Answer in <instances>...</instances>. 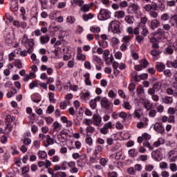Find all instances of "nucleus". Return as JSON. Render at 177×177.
Here are the masks:
<instances>
[{
	"label": "nucleus",
	"instance_id": "f257e3e1",
	"mask_svg": "<svg viewBox=\"0 0 177 177\" xmlns=\"http://www.w3.org/2000/svg\"><path fill=\"white\" fill-rule=\"evenodd\" d=\"M109 30H111L113 34H120L122 31L118 21H111L109 24Z\"/></svg>",
	"mask_w": 177,
	"mask_h": 177
},
{
	"label": "nucleus",
	"instance_id": "f03ea898",
	"mask_svg": "<svg viewBox=\"0 0 177 177\" xmlns=\"http://www.w3.org/2000/svg\"><path fill=\"white\" fill-rule=\"evenodd\" d=\"M97 17L98 20H100L101 21L107 20V19H110V11L106 9H101Z\"/></svg>",
	"mask_w": 177,
	"mask_h": 177
},
{
	"label": "nucleus",
	"instance_id": "7ed1b4c3",
	"mask_svg": "<svg viewBox=\"0 0 177 177\" xmlns=\"http://www.w3.org/2000/svg\"><path fill=\"white\" fill-rule=\"evenodd\" d=\"M153 130L157 132V133H160V135H164V133H165V127L162 122H156L153 124Z\"/></svg>",
	"mask_w": 177,
	"mask_h": 177
},
{
	"label": "nucleus",
	"instance_id": "20e7f679",
	"mask_svg": "<svg viewBox=\"0 0 177 177\" xmlns=\"http://www.w3.org/2000/svg\"><path fill=\"white\" fill-rule=\"evenodd\" d=\"M113 128H114V124L111 122H108L100 129V132L102 135H107L109 133V129H113Z\"/></svg>",
	"mask_w": 177,
	"mask_h": 177
},
{
	"label": "nucleus",
	"instance_id": "39448f33",
	"mask_svg": "<svg viewBox=\"0 0 177 177\" xmlns=\"http://www.w3.org/2000/svg\"><path fill=\"white\" fill-rule=\"evenodd\" d=\"M145 12H151V10H158V4L156 2H152L151 4H146L142 7Z\"/></svg>",
	"mask_w": 177,
	"mask_h": 177
},
{
	"label": "nucleus",
	"instance_id": "423d86ee",
	"mask_svg": "<svg viewBox=\"0 0 177 177\" xmlns=\"http://www.w3.org/2000/svg\"><path fill=\"white\" fill-rule=\"evenodd\" d=\"M68 135V133L66 132L64 130H62L59 135L57 136V139L61 142L62 143H64L66 140H67V136Z\"/></svg>",
	"mask_w": 177,
	"mask_h": 177
},
{
	"label": "nucleus",
	"instance_id": "0eeeda50",
	"mask_svg": "<svg viewBox=\"0 0 177 177\" xmlns=\"http://www.w3.org/2000/svg\"><path fill=\"white\" fill-rule=\"evenodd\" d=\"M102 107L106 110H110V101L106 97H102L100 102Z\"/></svg>",
	"mask_w": 177,
	"mask_h": 177
},
{
	"label": "nucleus",
	"instance_id": "6e6552de",
	"mask_svg": "<svg viewBox=\"0 0 177 177\" xmlns=\"http://www.w3.org/2000/svg\"><path fill=\"white\" fill-rule=\"evenodd\" d=\"M168 158L171 161V162H174V161L177 160V151L176 150H171L168 153Z\"/></svg>",
	"mask_w": 177,
	"mask_h": 177
},
{
	"label": "nucleus",
	"instance_id": "1a4fd4ad",
	"mask_svg": "<svg viewBox=\"0 0 177 177\" xmlns=\"http://www.w3.org/2000/svg\"><path fill=\"white\" fill-rule=\"evenodd\" d=\"M93 124L95 127H99L102 124V117L99 115L94 114L93 115Z\"/></svg>",
	"mask_w": 177,
	"mask_h": 177
},
{
	"label": "nucleus",
	"instance_id": "9d476101",
	"mask_svg": "<svg viewBox=\"0 0 177 177\" xmlns=\"http://www.w3.org/2000/svg\"><path fill=\"white\" fill-rule=\"evenodd\" d=\"M100 99H102L100 96H97L95 99L91 100L89 102L90 107H91L93 110H95L96 107H97V104H96V102H100Z\"/></svg>",
	"mask_w": 177,
	"mask_h": 177
},
{
	"label": "nucleus",
	"instance_id": "9b49d317",
	"mask_svg": "<svg viewBox=\"0 0 177 177\" xmlns=\"http://www.w3.org/2000/svg\"><path fill=\"white\" fill-rule=\"evenodd\" d=\"M86 161H88V158H86V155H82L80 160H77V165L81 167H85V164H86Z\"/></svg>",
	"mask_w": 177,
	"mask_h": 177
},
{
	"label": "nucleus",
	"instance_id": "f8f14e48",
	"mask_svg": "<svg viewBox=\"0 0 177 177\" xmlns=\"http://www.w3.org/2000/svg\"><path fill=\"white\" fill-rule=\"evenodd\" d=\"M171 27L177 28V15L171 16L169 20Z\"/></svg>",
	"mask_w": 177,
	"mask_h": 177
},
{
	"label": "nucleus",
	"instance_id": "ddd939ff",
	"mask_svg": "<svg viewBox=\"0 0 177 177\" xmlns=\"http://www.w3.org/2000/svg\"><path fill=\"white\" fill-rule=\"evenodd\" d=\"M50 41V37L48 35L45 36H41L39 37V41L41 45H45V44H48Z\"/></svg>",
	"mask_w": 177,
	"mask_h": 177
},
{
	"label": "nucleus",
	"instance_id": "4468645a",
	"mask_svg": "<svg viewBox=\"0 0 177 177\" xmlns=\"http://www.w3.org/2000/svg\"><path fill=\"white\" fill-rule=\"evenodd\" d=\"M54 143H55V141L53 140V138H52L50 136L47 135L46 140L44 142V147H49L50 145H53Z\"/></svg>",
	"mask_w": 177,
	"mask_h": 177
},
{
	"label": "nucleus",
	"instance_id": "2eb2a0df",
	"mask_svg": "<svg viewBox=\"0 0 177 177\" xmlns=\"http://www.w3.org/2000/svg\"><path fill=\"white\" fill-rule=\"evenodd\" d=\"M28 45L29 46V48H28V53L30 55V53H32V50H34V39H29L28 41Z\"/></svg>",
	"mask_w": 177,
	"mask_h": 177
},
{
	"label": "nucleus",
	"instance_id": "dca6fc26",
	"mask_svg": "<svg viewBox=\"0 0 177 177\" xmlns=\"http://www.w3.org/2000/svg\"><path fill=\"white\" fill-rule=\"evenodd\" d=\"M162 103L165 104H172L174 103V98L172 97L166 96L162 98Z\"/></svg>",
	"mask_w": 177,
	"mask_h": 177
},
{
	"label": "nucleus",
	"instance_id": "f3484780",
	"mask_svg": "<svg viewBox=\"0 0 177 177\" xmlns=\"http://www.w3.org/2000/svg\"><path fill=\"white\" fill-rule=\"evenodd\" d=\"M91 6H93V4H84L80 8V10L81 12H83V13H86V12L91 10Z\"/></svg>",
	"mask_w": 177,
	"mask_h": 177
},
{
	"label": "nucleus",
	"instance_id": "a211bd4d",
	"mask_svg": "<svg viewBox=\"0 0 177 177\" xmlns=\"http://www.w3.org/2000/svg\"><path fill=\"white\" fill-rule=\"evenodd\" d=\"M68 106H70V101L67 100L59 104V108L61 109V110H66Z\"/></svg>",
	"mask_w": 177,
	"mask_h": 177
},
{
	"label": "nucleus",
	"instance_id": "6ab92c4d",
	"mask_svg": "<svg viewBox=\"0 0 177 177\" xmlns=\"http://www.w3.org/2000/svg\"><path fill=\"white\" fill-rule=\"evenodd\" d=\"M156 68L157 71L161 73L162 71H164V70L165 69V64H164V63L162 62H160L156 65Z\"/></svg>",
	"mask_w": 177,
	"mask_h": 177
},
{
	"label": "nucleus",
	"instance_id": "aec40b11",
	"mask_svg": "<svg viewBox=\"0 0 177 177\" xmlns=\"http://www.w3.org/2000/svg\"><path fill=\"white\" fill-rule=\"evenodd\" d=\"M53 132H59V129L62 128V124L59 122H54L53 124Z\"/></svg>",
	"mask_w": 177,
	"mask_h": 177
},
{
	"label": "nucleus",
	"instance_id": "412c9836",
	"mask_svg": "<svg viewBox=\"0 0 177 177\" xmlns=\"http://www.w3.org/2000/svg\"><path fill=\"white\" fill-rule=\"evenodd\" d=\"M124 21H126V23H127V24H133L135 19L131 15H127L125 17Z\"/></svg>",
	"mask_w": 177,
	"mask_h": 177
},
{
	"label": "nucleus",
	"instance_id": "4be33fe9",
	"mask_svg": "<svg viewBox=\"0 0 177 177\" xmlns=\"http://www.w3.org/2000/svg\"><path fill=\"white\" fill-rule=\"evenodd\" d=\"M38 156L40 160H44L48 157V153H46V151H39Z\"/></svg>",
	"mask_w": 177,
	"mask_h": 177
},
{
	"label": "nucleus",
	"instance_id": "5701e85b",
	"mask_svg": "<svg viewBox=\"0 0 177 177\" xmlns=\"http://www.w3.org/2000/svg\"><path fill=\"white\" fill-rule=\"evenodd\" d=\"M130 8L133 10L134 13H138V10L140 9V7L138 3H131Z\"/></svg>",
	"mask_w": 177,
	"mask_h": 177
},
{
	"label": "nucleus",
	"instance_id": "b1692460",
	"mask_svg": "<svg viewBox=\"0 0 177 177\" xmlns=\"http://www.w3.org/2000/svg\"><path fill=\"white\" fill-rule=\"evenodd\" d=\"M149 121V120H147V118L145 119V122H140L137 124V128H138V129H141V128H144L145 126L147 125V122Z\"/></svg>",
	"mask_w": 177,
	"mask_h": 177
},
{
	"label": "nucleus",
	"instance_id": "393cba45",
	"mask_svg": "<svg viewBox=\"0 0 177 177\" xmlns=\"http://www.w3.org/2000/svg\"><path fill=\"white\" fill-rule=\"evenodd\" d=\"M158 27V20L153 19L151 21V28L152 30H156Z\"/></svg>",
	"mask_w": 177,
	"mask_h": 177
},
{
	"label": "nucleus",
	"instance_id": "a878e982",
	"mask_svg": "<svg viewBox=\"0 0 177 177\" xmlns=\"http://www.w3.org/2000/svg\"><path fill=\"white\" fill-rule=\"evenodd\" d=\"M84 77L85 78L84 82L86 85H92V82H91V80H89V73H86L85 75H84Z\"/></svg>",
	"mask_w": 177,
	"mask_h": 177
},
{
	"label": "nucleus",
	"instance_id": "bb28decb",
	"mask_svg": "<svg viewBox=\"0 0 177 177\" xmlns=\"http://www.w3.org/2000/svg\"><path fill=\"white\" fill-rule=\"evenodd\" d=\"M82 19L84 21H88L89 19H93V15H92V13L84 14L82 15Z\"/></svg>",
	"mask_w": 177,
	"mask_h": 177
},
{
	"label": "nucleus",
	"instance_id": "cd10ccee",
	"mask_svg": "<svg viewBox=\"0 0 177 177\" xmlns=\"http://www.w3.org/2000/svg\"><path fill=\"white\" fill-rule=\"evenodd\" d=\"M118 19H124L125 17V11L120 10L115 12Z\"/></svg>",
	"mask_w": 177,
	"mask_h": 177
},
{
	"label": "nucleus",
	"instance_id": "c85d7f7f",
	"mask_svg": "<svg viewBox=\"0 0 177 177\" xmlns=\"http://www.w3.org/2000/svg\"><path fill=\"white\" fill-rule=\"evenodd\" d=\"M16 93H17V90L15 88H12V91L8 92L7 97L10 98L12 96L16 95Z\"/></svg>",
	"mask_w": 177,
	"mask_h": 177
},
{
	"label": "nucleus",
	"instance_id": "c756f323",
	"mask_svg": "<svg viewBox=\"0 0 177 177\" xmlns=\"http://www.w3.org/2000/svg\"><path fill=\"white\" fill-rule=\"evenodd\" d=\"M162 86V84H161V82H156L153 85V89L156 91H160Z\"/></svg>",
	"mask_w": 177,
	"mask_h": 177
},
{
	"label": "nucleus",
	"instance_id": "7c9ffc66",
	"mask_svg": "<svg viewBox=\"0 0 177 177\" xmlns=\"http://www.w3.org/2000/svg\"><path fill=\"white\" fill-rule=\"evenodd\" d=\"M136 86V85L133 83L130 84L129 86V90L131 93L132 96H135V92L133 91H135Z\"/></svg>",
	"mask_w": 177,
	"mask_h": 177
},
{
	"label": "nucleus",
	"instance_id": "2f4dec72",
	"mask_svg": "<svg viewBox=\"0 0 177 177\" xmlns=\"http://www.w3.org/2000/svg\"><path fill=\"white\" fill-rule=\"evenodd\" d=\"M151 156H152V158L154 159V160H158V158H160V151H154L153 152H152L151 153Z\"/></svg>",
	"mask_w": 177,
	"mask_h": 177
},
{
	"label": "nucleus",
	"instance_id": "473e14b6",
	"mask_svg": "<svg viewBox=\"0 0 177 177\" xmlns=\"http://www.w3.org/2000/svg\"><path fill=\"white\" fill-rule=\"evenodd\" d=\"M138 151H136V149H130L129 150V156H130V157H136L138 156Z\"/></svg>",
	"mask_w": 177,
	"mask_h": 177
},
{
	"label": "nucleus",
	"instance_id": "72a5a7b5",
	"mask_svg": "<svg viewBox=\"0 0 177 177\" xmlns=\"http://www.w3.org/2000/svg\"><path fill=\"white\" fill-rule=\"evenodd\" d=\"M66 22L69 24H74L75 23V18L73 16H68L66 18Z\"/></svg>",
	"mask_w": 177,
	"mask_h": 177
},
{
	"label": "nucleus",
	"instance_id": "f704fd0d",
	"mask_svg": "<svg viewBox=\"0 0 177 177\" xmlns=\"http://www.w3.org/2000/svg\"><path fill=\"white\" fill-rule=\"evenodd\" d=\"M110 55V51L109 50H105L103 53L102 57L104 59L105 62H107L109 60V56Z\"/></svg>",
	"mask_w": 177,
	"mask_h": 177
},
{
	"label": "nucleus",
	"instance_id": "c9c22d12",
	"mask_svg": "<svg viewBox=\"0 0 177 177\" xmlns=\"http://www.w3.org/2000/svg\"><path fill=\"white\" fill-rule=\"evenodd\" d=\"M137 95L139 96V97H142V96L145 95V88H139L137 89Z\"/></svg>",
	"mask_w": 177,
	"mask_h": 177
},
{
	"label": "nucleus",
	"instance_id": "e433bc0d",
	"mask_svg": "<svg viewBox=\"0 0 177 177\" xmlns=\"http://www.w3.org/2000/svg\"><path fill=\"white\" fill-rule=\"evenodd\" d=\"M66 173L63 171H58L55 174H53L52 177H66Z\"/></svg>",
	"mask_w": 177,
	"mask_h": 177
},
{
	"label": "nucleus",
	"instance_id": "4c0bfd02",
	"mask_svg": "<svg viewBox=\"0 0 177 177\" xmlns=\"http://www.w3.org/2000/svg\"><path fill=\"white\" fill-rule=\"evenodd\" d=\"M142 28V35H144V37H147V34H149V30L147 29V27H146V25H144Z\"/></svg>",
	"mask_w": 177,
	"mask_h": 177
},
{
	"label": "nucleus",
	"instance_id": "58836bf2",
	"mask_svg": "<svg viewBox=\"0 0 177 177\" xmlns=\"http://www.w3.org/2000/svg\"><path fill=\"white\" fill-rule=\"evenodd\" d=\"M84 2L83 0H73V4L77 5L80 8H82Z\"/></svg>",
	"mask_w": 177,
	"mask_h": 177
},
{
	"label": "nucleus",
	"instance_id": "ea45409f",
	"mask_svg": "<svg viewBox=\"0 0 177 177\" xmlns=\"http://www.w3.org/2000/svg\"><path fill=\"white\" fill-rule=\"evenodd\" d=\"M86 143L88 145V146H92L93 144V140H92V138H91L89 136H86Z\"/></svg>",
	"mask_w": 177,
	"mask_h": 177
},
{
	"label": "nucleus",
	"instance_id": "a19ab883",
	"mask_svg": "<svg viewBox=\"0 0 177 177\" xmlns=\"http://www.w3.org/2000/svg\"><path fill=\"white\" fill-rule=\"evenodd\" d=\"M161 20L162 21H168V20H169V15L168 13H164L161 16Z\"/></svg>",
	"mask_w": 177,
	"mask_h": 177
},
{
	"label": "nucleus",
	"instance_id": "79ce46f5",
	"mask_svg": "<svg viewBox=\"0 0 177 177\" xmlns=\"http://www.w3.org/2000/svg\"><path fill=\"white\" fill-rule=\"evenodd\" d=\"M55 111V106L53 105H50L48 106L46 113L47 114H52Z\"/></svg>",
	"mask_w": 177,
	"mask_h": 177
},
{
	"label": "nucleus",
	"instance_id": "37998d69",
	"mask_svg": "<svg viewBox=\"0 0 177 177\" xmlns=\"http://www.w3.org/2000/svg\"><path fill=\"white\" fill-rule=\"evenodd\" d=\"M90 30L91 31V32H94V33L100 32V28L99 26H97V27L93 26L90 28Z\"/></svg>",
	"mask_w": 177,
	"mask_h": 177
},
{
	"label": "nucleus",
	"instance_id": "c03bdc74",
	"mask_svg": "<svg viewBox=\"0 0 177 177\" xmlns=\"http://www.w3.org/2000/svg\"><path fill=\"white\" fill-rule=\"evenodd\" d=\"M149 16L153 19H157V17H158V13L153 10L152 11L149 12Z\"/></svg>",
	"mask_w": 177,
	"mask_h": 177
},
{
	"label": "nucleus",
	"instance_id": "a18cd8bd",
	"mask_svg": "<svg viewBox=\"0 0 177 177\" xmlns=\"http://www.w3.org/2000/svg\"><path fill=\"white\" fill-rule=\"evenodd\" d=\"M141 65H142L143 68H146V67H147V66H149V61H147L146 59V58L143 59L141 61Z\"/></svg>",
	"mask_w": 177,
	"mask_h": 177
},
{
	"label": "nucleus",
	"instance_id": "49530a36",
	"mask_svg": "<svg viewBox=\"0 0 177 177\" xmlns=\"http://www.w3.org/2000/svg\"><path fill=\"white\" fill-rule=\"evenodd\" d=\"M170 170L171 172H176L177 171V166L175 163H171L169 165Z\"/></svg>",
	"mask_w": 177,
	"mask_h": 177
},
{
	"label": "nucleus",
	"instance_id": "de8ad7c7",
	"mask_svg": "<svg viewBox=\"0 0 177 177\" xmlns=\"http://www.w3.org/2000/svg\"><path fill=\"white\" fill-rule=\"evenodd\" d=\"M29 39H28V35H24L21 40V44L26 45Z\"/></svg>",
	"mask_w": 177,
	"mask_h": 177
},
{
	"label": "nucleus",
	"instance_id": "09e8293b",
	"mask_svg": "<svg viewBox=\"0 0 177 177\" xmlns=\"http://www.w3.org/2000/svg\"><path fill=\"white\" fill-rule=\"evenodd\" d=\"M108 96L109 97H111L112 99H115L117 94L114 93V91L111 90L108 93Z\"/></svg>",
	"mask_w": 177,
	"mask_h": 177
},
{
	"label": "nucleus",
	"instance_id": "8fccbe9b",
	"mask_svg": "<svg viewBox=\"0 0 177 177\" xmlns=\"http://www.w3.org/2000/svg\"><path fill=\"white\" fill-rule=\"evenodd\" d=\"M23 143L25 146H30V145H31V139L25 138L23 140Z\"/></svg>",
	"mask_w": 177,
	"mask_h": 177
},
{
	"label": "nucleus",
	"instance_id": "3c124183",
	"mask_svg": "<svg viewBox=\"0 0 177 177\" xmlns=\"http://www.w3.org/2000/svg\"><path fill=\"white\" fill-rule=\"evenodd\" d=\"M122 106L126 109V110H131L132 106L128 102H124Z\"/></svg>",
	"mask_w": 177,
	"mask_h": 177
},
{
	"label": "nucleus",
	"instance_id": "603ef678",
	"mask_svg": "<svg viewBox=\"0 0 177 177\" xmlns=\"http://www.w3.org/2000/svg\"><path fill=\"white\" fill-rule=\"evenodd\" d=\"M149 117H151V118H154V117H156V115H157V111L154 110V109H151L149 113Z\"/></svg>",
	"mask_w": 177,
	"mask_h": 177
},
{
	"label": "nucleus",
	"instance_id": "864d4df0",
	"mask_svg": "<svg viewBox=\"0 0 177 177\" xmlns=\"http://www.w3.org/2000/svg\"><path fill=\"white\" fill-rule=\"evenodd\" d=\"M154 169V166L153 165H147L145 166V171L148 172H151V171Z\"/></svg>",
	"mask_w": 177,
	"mask_h": 177
},
{
	"label": "nucleus",
	"instance_id": "5fc2aeb1",
	"mask_svg": "<svg viewBox=\"0 0 177 177\" xmlns=\"http://www.w3.org/2000/svg\"><path fill=\"white\" fill-rule=\"evenodd\" d=\"M32 60H33V63H35V64H37L38 63H39V60L37 59V55L34 53H32L30 56Z\"/></svg>",
	"mask_w": 177,
	"mask_h": 177
},
{
	"label": "nucleus",
	"instance_id": "6e6d98bb",
	"mask_svg": "<svg viewBox=\"0 0 177 177\" xmlns=\"http://www.w3.org/2000/svg\"><path fill=\"white\" fill-rule=\"evenodd\" d=\"M151 56H157L158 55H160V50H158V49H153L152 50H151L150 52Z\"/></svg>",
	"mask_w": 177,
	"mask_h": 177
},
{
	"label": "nucleus",
	"instance_id": "4d7b16f0",
	"mask_svg": "<svg viewBox=\"0 0 177 177\" xmlns=\"http://www.w3.org/2000/svg\"><path fill=\"white\" fill-rule=\"evenodd\" d=\"M127 172L128 174H129V175H135V174H136V171L135 169V168L133 167H130L127 169Z\"/></svg>",
	"mask_w": 177,
	"mask_h": 177
},
{
	"label": "nucleus",
	"instance_id": "13d9d810",
	"mask_svg": "<svg viewBox=\"0 0 177 177\" xmlns=\"http://www.w3.org/2000/svg\"><path fill=\"white\" fill-rule=\"evenodd\" d=\"M83 122L85 124V125H92V124H93V121H92L91 119H84Z\"/></svg>",
	"mask_w": 177,
	"mask_h": 177
},
{
	"label": "nucleus",
	"instance_id": "bf43d9fd",
	"mask_svg": "<svg viewBox=\"0 0 177 177\" xmlns=\"http://www.w3.org/2000/svg\"><path fill=\"white\" fill-rule=\"evenodd\" d=\"M86 131L88 133H93V132H95V128H93L91 126H88V127H86Z\"/></svg>",
	"mask_w": 177,
	"mask_h": 177
},
{
	"label": "nucleus",
	"instance_id": "052dcab7",
	"mask_svg": "<svg viewBox=\"0 0 177 177\" xmlns=\"http://www.w3.org/2000/svg\"><path fill=\"white\" fill-rule=\"evenodd\" d=\"M163 74L164 75H165V77H171L172 75V73H171V70L169 69H166L163 71Z\"/></svg>",
	"mask_w": 177,
	"mask_h": 177
},
{
	"label": "nucleus",
	"instance_id": "680f3d73",
	"mask_svg": "<svg viewBox=\"0 0 177 177\" xmlns=\"http://www.w3.org/2000/svg\"><path fill=\"white\" fill-rule=\"evenodd\" d=\"M107 159L102 158L100 159V162L102 167H106V165H107Z\"/></svg>",
	"mask_w": 177,
	"mask_h": 177
},
{
	"label": "nucleus",
	"instance_id": "e2e57ef3",
	"mask_svg": "<svg viewBox=\"0 0 177 177\" xmlns=\"http://www.w3.org/2000/svg\"><path fill=\"white\" fill-rule=\"evenodd\" d=\"M167 6L170 7L175 6V5H176V1H175L174 0L167 1Z\"/></svg>",
	"mask_w": 177,
	"mask_h": 177
},
{
	"label": "nucleus",
	"instance_id": "0e129e2a",
	"mask_svg": "<svg viewBox=\"0 0 177 177\" xmlns=\"http://www.w3.org/2000/svg\"><path fill=\"white\" fill-rule=\"evenodd\" d=\"M45 120H46V124H48V125H50V124H52V122H53V118H52L51 117H46Z\"/></svg>",
	"mask_w": 177,
	"mask_h": 177
},
{
	"label": "nucleus",
	"instance_id": "69168bd1",
	"mask_svg": "<svg viewBox=\"0 0 177 177\" xmlns=\"http://www.w3.org/2000/svg\"><path fill=\"white\" fill-rule=\"evenodd\" d=\"M115 128H116V129H123L124 125H122L120 122H117L115 123Z\"/></svg>",
	"mask_w": 177,
	"mask_h": 177
},
{
	"label": "nucleus",
	"instance_id": "338daca9",
	"mask_svg": "<svg viewBox=\"0 0 177 177\" xmlns=\"http://www.w3.org/2000/svg\"><path fill=\"white\" fill-rule=\"evenodd\" d=\"M169 63L174 67V68H177V60H174L173 62H167V66L169 67Z\"/></svg>",
	"mask_w": 177,
	"mask_h": 177
},
{
	"label": "nucleus",
	"instance_id": "774afa93",
	"mask_svg": "<svg viewBox=\"0 0 177 177\" xmlns=\"http://www.w3.org/2000/svg\"><path fill=\"white\" fill-rule=\"evenodd\" d=\"M118 174L115 171H110L108 173V177H117Z\"/></svg>",
	"mask_w": 177,
	"mask_h": 177
}]
</instances>
